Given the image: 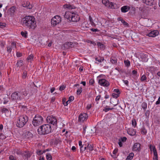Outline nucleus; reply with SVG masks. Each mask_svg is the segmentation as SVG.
<instances>
[{
    "label": "nucleus",
    "instance_id": "603ef678",
    "mask_svg": "<svg viewBox=\"0 0 160 160\" xmlns=\"http://www.w3.org/2000/svg\"><path fill=\"white\" fill-rule=\"evenodd\" d=\"M74 99V97L73 96H70L68 99V101H69V102H70L71 101H73Z\"/></svg>",
    "mask_w": 160,
    "mask_h": 160
},
{
    "label": "nucleus",
    "instance_id": "5701e85b",
    "mask_svg": "<svg viewBox=\"0 0 160 160\" xmlns=\"http://www.w3.org/2000/svg\"><path fill=\"white\" fill-rule=\"evenodd\" d=\"M87 149L89 151H92L93 150V145L92 144H88L87 146Z\"/></svg>",
    "mask_w": 160,
    "mask_h": 160
},
{
    "label": "nucleus",
    "instance_id": "bb28decb",
    "mask_svg": "<svg viewBox=\"0 0 160 160\" xmlns=\"http://www.w3.org/2000/svg\"><path fill=\"white\" fill-rule=\"evenodd\" d=\"M16 10V7L13 6L11 7L9 9V11L11 12V14L12 15L15 12Z\"/></svg>",
    "mask_w": 160,
    "mask_h": 160
},
{
    "label": "nucleus",
    "instance_id": "2eb2a0df",
    "mask_svg": "<svg viewBox=\"0 0 160 160\" xmlns=\"http://www.w3.org/2000/svg\"><path fill=\"white\" fill-rule=\"evenodd\" d=\"M159 34V32L157 30H154L151 32L147 34V35L149 37H154L157 36Z\"/></svg>",
    "mask_w": 160,
    "mask_h": 160
},
{
    "label": "nucleus",
    "instance_id": "69168bd1",
    "mask_svg": "<svg viewBox=\"0 0 160 160\" xmlns=\"http://www.w3.org/2000/svg\"><path fill=\"white\" fill-rule=\"evenodd\" d=\"M11 45H12V48L14 47L15 48H16V43L15 42H12L11 43Z\"/></svg>",
    "mask_w": 160,
    "mask_h": 160
},
{
    "label": "nucleus",
    "instance_id": "338daca9",
    "mask_svg": "<svg viewBox=\"0 0 160 160\" xmlns=\"http://www.w3.org/2000/svg\"><path fill=\"white\" fill-rule=\"evenodd\" d=\"M17 56L18 57H19L22 56V53L19 52H17L16 53Z\"/></svg>",
    "mask_w": 160,
    "mask_h": 160
},
{
    "label": "nucleus",
    "instance_id": "9b49d317",
    "mask_svg": "<svg viewBox=\"0 0 160 160\" xmlns=\"http://www.w3.org/2000/svg\"><path fill=\"white\" fill-rule=\"evenodd\" d=\"M140 144L139 143L137 142L134 143L132 147V151H139L140 150Z\"/></svg>",
    "mask_w": 160,
    "mask_h": 160
},
{
    "label": "nucleus",
    "instance_id": "20e7f679",
    "mask_svg": "<svg viewBox=\"0 0 160 160\" xmlns=\"http://www.w3.org/2000/svg\"><path fill=\"white\" fill-rule=\"evenodd\" d=\"M43 121V118L38 115H36L32 121V123L34 126H37L41 124Z\"/></svg>",
    "mask_w": 160,
    "mask_h": 160
},
{
    "label": "nucleus",
    "instance_id": "dca6fc26",
    "mask_svg": "<svg viewBox=\"0 0 160 160\" xmlns=\"http://www.w3.org/2000/svg\"><path fill=\"white\" fill-rule=\"evenodd\" d=\"M130 9V7L128 6H124L121 8L122 12L124 13L127 12Z\"/></svg>",
    "mask_w": 160,
    "mask_h": 160
},
{
    "label": "nucleus",
    "instance_id": "13d9d810",
    "mask_svg": "<svg viewBox=\"0 0 160 160\" xmlns=\"http://www.w3.org/2000/svg\"><path fill=\"white\" fill-rule=\"evenodd\" d=\"M82 148H81V149L80 150V152H82L84 151L86 149V148H87V146H86V145H85V146L84 147L83 149H82Z\"/></svg>",
    "mask_w": 160,
    "mask_h": 160
},
{
    "label": "nucleus",
    "instance_id": "09e8293b",
    "mask_svg": "<svg viewBox=\"0 0 160 160\" xmlns=\"http://www.w3.org/2000/svg\"><path fill=\"white\" fill-rule=\"evenodd\" d=\"M97 44L98 46L100 47V48H103L104 47V45L101 42H98L97 43Z\"/></svg>",
    "mask_w": 160,
    "mask_h": 160
},
{
    "label": "nucleus",
    "instance_id": "6ab92c4d",
    "mask_svg": "<svg viewBox=\"0 0 160 160\" xmlns=\"http://www.w3.org/2000/svg\"><path fill=\"white\" fill-rule=\"evenodd\" d=\"M153 152L154 154V156L153 158V160H158V156L157 152L155 147H153Z\"/></svg>",
    "mask_w": 160,
    "mask_h": 160
},
{
    "label": "nucleus",
    "instance_id": "4be33fe9",
    "mask_svg": "<svg viewBox=\"0 0 160 160\" xmlns=\"http://www.w3.org/2000/svg\"><path fill=\"white\" fill-rule=\"evenodd\" d=\"M134 155V154L133 153H130L128 156H127L126 160H131L133 158Z\"/></svg>",
    "mask_w": 160,
    "mask_h": 160
},
{
    "label": "nucleus",
    "instance_id": "de8ad7c7",
    "mask_svg": "<svg viewBox=\"0 0 160 160\" xmlns=\"http://www.w3.org/2000/svg\"><path fill=\"white\" fill-rule=\"evenodd\" d=\"M147 133V131L144 128H142L141 130V133L143 134H145Z\"/></svg>",
    "mask_w": 160,
    "mask_h": 160
},
{
    "label": "nucleus",
    "instance_id": "e433bc0d",
    "mask_svg": "<svg viewBox=\"0 0 160 160\" xmlns=\"http://www.w3.org/2000/svg\"><path fill=\"white\" fill-rule=\"evenodd\" d=\"M27 75V72L26 71H25L23 72L22 74V78L23 79H24L26 78Z\"/></svg>",
    "mask_w": 160,
    "mask_h": 160
},
{
    "label": "nucleus",
    "instance_id": "a211bd4d",
    "mask_svg": "<svg viewBox=\"0 0 160 160\" xmlns=\"http://www.w3.org/2000/svg\"><path fill=\"white\" fill-rule=\"evenodd\" d=\"M127 132L130 135L133 136L136 134V131L133 128L129 129L127 130Z\"/></svg>",
    "mask_w": 160,
    "mask_h": 160
},
{
    "label": "nucleus",
    "instance_id": "f704fd0d",
    "mask_svg": "<svg viewBox=\"0 0 160 160\" xmlns=\"http://www.w3.org/2000/svg\"><path fill=\"white\" fill-rule=\"evenodd\" d=\"M46 152L45 150L42 151L41 150H38L37 151V153L38 155H41L43 153H45Z\"/></svg>",
    "mask_w": 160,
    "mask_h": 160
},
{
    "label": "nucleus",
    "instance_id": "3c124183",
    "mask_svg": "<svg viewBox=\"0 0 160 160\" xmlns=\"http://www.w3.org/2000/svg\"><path fill=\"white\" fill-rule=\"evenodd\" d=\"M9 158L10 160H16V158L12 155L10 156Z\"/></svg>",
    "mask_w": 160,
    "mask_h": 160
},
{
    "label": "nucleus",
    "instance_id": "b1692460",
    "mask_svg": "<svg viewBox=\"0 0 160 160\" xmlns=\"http://www.w3.org/2000/svg\"><path fill=\"white\" fill-rule=\"evenodd\" d=\"M146 56L143 54H142L141 56L142 58V61L143 62H146L148 61V59L146 57Z\"/></svg>",
    "mask_w": 160,
    "mask_h": 160
},
{
    "label": "nucleus",
    "instance_id": "2f4dec72",
    "mask_svg": "<svg viewBox=\"0 0 160 160\" xmlns=\"http://www.w3.org/2000/svg\"><path fill=\"white\" fill-rule=\"evenodd\" d=\"M142 107V108L144 110H146V109L147 108V103L146 102H143L142 104L141 105Z\"/></svg>",
    "mask_w": 160,
    "mask_h": 160
},
{
    "label": "nucleus",
    "instance_id": "4c0bfd02",
    "mask_svg": "<svg viewBox=\"0 0 160 160\" xmlns=\"http://www.w3.org/2000/svg\"><path fill=\"white\" fill-rule=\"evenodd\" d=\"M132 124L133 126L135 127L137 125V122L135 119H133L132 120Z\"/></svg>",
    "mask_w": 160,
    "mask_h": 160
},
{
    "label": "nucleus",
    "instance_id": "a18cd8bd",
    "mask_svg": "<svg viewBox=\"0 0 160 160\" xmlns=\"http://www.w3.org/2000/svg\"><path fill=\"white\" fill-rule=\"evenodd\" d=\"M119 96V94H116L115 93H113L112 95V97L115 98H118Z\"/></svg>",
    "mask_w": 160,
    "mask_h": 160
},
{
    "label": "nucleus",
    "instance_id": "ddd939ff",
    "mask_svg": "<svg viewBox=\"0 0 160 160\" xmlns=\"http://www.w3.org/2000/svg\"><path fill=\"white\" fill-rule=\"evenodd\" d=\"M80 18L79 15L77 14L73 13L72 16L71 20L72 22H77L80 20Z\"/></svg>",
    "mask_w": 160,
    "mask_h": 160
},
{
    "label": "nucleus",
    "instance_id": "f8f14e48",
    "mask_svg": "<svg viewBox=\"0 0 160 160\" xmlns=\"http://www.w3.org/2000/svg\"><path fill=\"white\" fill-rule=\"evenodd\" d=\"M32 153L30 152L26 151L22 153V156L23 158L25 159H28V158H30L32 155Z\"/></svg>",
    "mask_w": 160,
    "mask_h": 160
},
{
    "label": "nucleus",
    "instance_id": "f03ea898",
    "mask_svg": "<svg viewBox=\"0 0 160 160\" xmlns=\"http://www.w3.org/2000/svg\"><path fill=\"white\" fill-rule=\"evenodd\" d=\"M51 130L50 125L48 124H45L39 127L38 129V132L40 135H45L50 132Z\"/></svg>",
    "mask_w": 160,
    "mask_h": 160
},
{
    "label": "nucleus",
    "instance_id": "8fccbe9b",
    "mask_svg": "<svg viewBox=\"0 0 160 160\" xmlns=\"http://www.w3.org/2000/svg\"><path fill=\"white\" fill-rule=\"evenodd\" d=\"M101 95H98L97 96L95 99V101L97 102V104L98 103V101H99L101 98Z\"/></svg>",
    "mask_w": 160,
    "mask_h": 160
},
{
    "label": "nucleus",
    "instance_id": "bf43d9fd",
    "mask_svg": "<svg viewBox=\"0 0 160 160\" xmlns=\"http://www.w3.org/2000/svg\"><path fill=\"white\" fill-rule=\"evenodd\" d=\"M0 138L2 139L5 138V136L2 133H0Z\"/></svg>",
    "mask_w": 160,
    "mask_h": 160
},
{
    "label": "nucleus",
    "instance_id": "1a4fd4ad",
    "mask_svg": "<svg viewBox=\"0 0 160 160\" xmlns=\"http://www.w3.org/2000/svg\"><path fill=\"white\" fill-rule=\"evenodd\" d=\"M88 117L86 113H81L79 117V121L80 122H83L87 120Z\"/></svg>",
    "mask_w": 160,
    "mask_h": 160
},
{
    "label": "nucleus",
    "instance_id": "37998d69",
    "mask_svg": "<svg viewBox=\"0 0 160 160\" xmlns=\"http://www.w3.org/2000/svg\"><path fill=\"white\" fill-rule=\"evenodd\" d=\"M147 79V78L145 75H143L141 78V80L142 81H144L146 80Z\"/></svg>",
    "mask_w": 160,
    "mask_h": 160
},
{
    "label": "nucleus",
    "instance_id": "393cba45",
    "mask_svg": "<svg viewBox=\"0 0 160 160\" xmlns=\"http://www.w3.org/2000/svg\"><path fill=\"white\" fill-rule=\"evenodd\" d=\"M99 58H99L98 57L95 58L96 61L98 62L97 63L98 64L99 63V62H102L104 60L103 58L100 57H99Z\"/></svg>",
    "mask_w": 160,
    "mask_h": 160
},
{
    "label": "nucleus",
    "instance_id": "7ed1b4c3",
    "mask_svg": "<svg viewBox=\"0 0 160 160\" xmlns=\"http://www.w3.org/2000/svg\"><path fill=\"white\" fill-rule=\"evenodd\" d=\"M28 118L26 115H22L19 116L16 124L18 128L23 127L28 121Z\"/></svg>",
    "mask_w": 160,
    "mask_h": 160
},
{
    "label": "nucleus",
    "instance_id": "473e14b6",
    "mask_svg": "<svg viewBox=\"0 0 160 160\" xmlns=\"http://www.w3.org/2000/svg\"><path fill=\"white\" fill-rule=\"evenodd\" d=\"M124 63L125 66L127 67L130 65V62L128 60H124Z\"/></svg>",
    "mask_w": 160,
    "mask_h": 160
},
{
    "label": "nucleus",
    "instance_id": "c85d7f7f",
    "mask_svg": "<svg viewBox=\"0 0 160 160\" xmlns=\"http://www.w3.org/2000/svg\"><path fill=\"white\" fill-rule=\"evenodd\" d=\"M61 139L60 138H55L54 140V144L57 145L61 142Z\"/></svg>",
    "mask_w": 160,
    "mask_h": 160
},
{
    "label": "nucleus",
    "instance_id": "72a5a7b5",
    "mask_svg": "<svg viewBox=\"0 0 160 160\" xmlns=\"http://www.w3.org/2000/svg\"><path fill=\"white\" fill-rule=\"evenodd\" d=\"M21 35L24 38H26L27 37L28 33L27 31H22L21 32Z\"/></svg>",
    "mask_w": 160,
    "mask_h": 160
},
{
    "label": "nucleus",
    "instance_id": "0eeeda50",
    "mask_svg": "<svg viewBox=\"0 0 160 160\" xmlns=\"http://www.w3.org/2000/svg\"><path fill=\"white\" fill-rule=\"evenodd\" d=\"M61 21V18L59 16H56L51 19V23L53 26H55Z\"/></svg>",
    "mask_w": 160,
    "mask_h": 160
},
{
    "label": "nucleus",
    "instance_id": "412c9836",
    "mask_svg": "<svg viewBox=\"0 0 160 160\" xmlns=\"http://www.w3.org/2000/svg\"><path fill=\"white\" fill-rule=\"evenodd\" d=\"M73 13L70 11L66 12L64 16L65 18L69 19H70V15H72Z\"/></svg>",
    "mask_w": 160,
    "mask_h": 160
},
{
    "label": "nucleus",
    "instance_id": "5fc2aeb1",
    "mask_svg": "<svg viewBox=\"0 0 160 160\" xmlns=\"http://www.w3.org/2000/svg\"><path fill=\"white\" fill-rule=\"evenodd\" d=\"M7 51L8 52L10 53L11 52L12 49L10 46H8L7 47Z\"/></svg>",
    "mask_w": 160,
    "mask_h": 160
},
{
    "label": "nucleus",
    "instance_id": "c03bdc74",
    "mask_svg": "<svg viewBox=\"0 0 160 160\" xmlns=\"http://www.w3.org/2000/svg\"><path fill=\"white\" fill-rule=\"evenodd\" d=\"M66 88V86L64 85H62L60 86L59 88V90L61 91L63 90Z\"/></svg>",
    "mask_w": 160,
    "mask_h": 160
},
{
    "label": "nucleus",
    "instance_id": "e2e57ef3",
    "mask_svg": "<svg viewBox=\"0 0 160 160\" xmlns=\"http://www.w3.org/2000/svg\"><path fill=\"white\" fill-rule=\"evenodd\" d=\"M121 141L123 142H125L127 140V138L125 137H123L121 138Z\"/></svg>",
    "mask_w": 160,
    "mask_h": 160
},
{
    "label": "nucleus",
    "instance_id": "423d86ee",
    "mask_svg": "<svg viewBox=\"0 0 160 160\" xmlns=\"http://www.w3.org/2000/svg\"><path fill=\"white\" fill-rule=\"evenodd\" d=\"M143 2L148 6H153V8L156 9L158 7L157 1L154 0H142Z\"/></svg>",
    "mask_w": 160,
    "mask_h": 160
},
{
    "label": "nucleus",
    "instance_id": "0e129e2a",
    "mask_svg": "<svg viewBox=\"0 0 160 160\" xmlns=\"http://www.w3.org/2000/svg\"><path fill=\"white\" fill-rule=\"evenodd\" d=\"M122 81L127 86H128V80H123Z\"/></svg>",
    "mask_w": 160,
    "mask_h": 160
},
{
    "label": "nucleus",
    "instance_id": "39448f33",
    "mask_svg": "<svg viewBox=\"0 0 160 160\" xmlns=\"http://www.w3.org/2000/svg\"><path fill=\"white\" fill-rule=\"evenodd\" d=\"M23 98V97L21 96V93L19 91H16L13 92L11 97V99L12 100L17 101L21 100Z\"/></svg>",
    "mask_w": 160,
    "mask_h": 160
},
{
    "label": "nucleus",
    "instance_id": "4468645a",
    "mask_svg": "<svg viewBox=\"0 0 160 160\" xmlns=\"http://www.w3.org/2000/svg\"><path fill=\"white\" fill-rule=\"evenodd\" d=\"M22 5L23 7L26 8L28 9H31L32 8V5L30 4L29 2L27 1L22 2Z\"/></svg>",
    "mask_w": 160,
    "mask_h": 160
},
{
    "label": "nucleus",
    "instance_id": "c756f323",
    "mask_svg": "<svg viewBox=\"0 0 160 160\" xmlns=\"http://www.w3.org/2000/svg\"><path fill=\"white\" fill-rule=\"evenodd\" d=\"M73 43L71 42H67L64 45L65 47H66V46H67L68 48H72L73 47Z\"/></svg>",
    "mask_w": 160,
    "mask_h": 160
},
{
    "label": "nucleus",
    "instance_id": "aec40b11",
    "mask_svg": "<svg viewBox=\"0 0 160 160\" xmlns=\"http://www.w3.org/2000/svg\"><path fill=\"white\" fill-rule=\"evenodd\" d=\"M19 92L21 93V96L23 97V98L24 96H26L28 93V92L26 91L25 89H22Z\"/></svg>",
    "mask_w": 160,
    "mask_h": 160
},
{
    "label": "nucleus",
    "instance_id": "a878e982",
    "mask_svg": "<svg viewBox=\"0 0 160 160\" xmlns=\"http://www.w3.org/2000/svg\"><path fill=\"white\" fill-rule=\"evenodd\" d=\"M110 62L113 64H115L117 63V59L115 57H112L110 59Z\"/></svg>",
    "mask_w": 160,
    "mask_h": 160
},
{
    "label": "nucleus",
    "instance_id": "79ce46f5",
    "mask_svg": "<svg viewBox=\"0 0 160 160\" xmlns=\"http://www.w3.org/2000/svg\"><path fill=\"white\" fill-rule=\"evenodd\" d=\"M33 58V55L31 54L30 55H29L28 58H27V60L28 61L29 60H32Z\"/></svg>",
    "mask_w": 160,
    "mask_h": 160
},
{
    "label": "nucleus",
    "instance_id": "f3484780",
    "mask_svg": "<svg viewBox=\"0 0 160 160\" xmlns=\"http://www.w3.org/2000/svg\"><path fill=\"white\" fill-rule=\"evenodd\" d=\"M24 137L27 138H29L32 137V134L29 131H26L24 133Z\"/></svg>",
    "mask_w": 160,
    "mask_h": 160
},
{
    "label": "nucleus",
    "instance_id": "4d7b16f0",
    "mask_svg": "<svg viewBox=\"0 0 160 160\" xmlns=\"http://www.w3.org/2000/svg\"><path fill=\"white\" fill-rule=\"evenodd\" d=\"M113 4L112 2H109V4L108 5V6H107V7L111 8H112L113 7Z\"/></svg>",
    "mask_w": 160,
    "mask_h": 160
},
{
    "label": "nucleus",
    "instance_id": "864d4df0",
    "mask_svg": "<svg viewBox=\"0 0 160 160\" xmlns=\"http://www.w3.org/2000/svg\"><path fill=\"white\" fill-rule=\"evenodd\" d=\"M122 22L123 23L124 25L128 26V23H127L126 22H125L124 20H123V19H122Z\"/></svg>",
    "mask_w": 160,
    "mask_h": 160
},
{
    "label": "nucleus",
    "instance_id": "052dcab7",
    "mask_svg": "<svg viewBox=\"0 0 160 160\" xmlns=\"http://www.w3.org/2000/svg\"><path fill=\"white\" fill-rule=\"evenodd\" d=\"M90 30L91 31L93 32H97L99 31V30L98 29H95L93 28H91Z\"/></svg>",
    "mask_w": 160,
    "mask_h": 160
},
{
    "label": "nucleus",
    "instance_id": "774afa93",
    "mask_svg": "<svg viewBox=\"0 0 160 160\" xmlns=\"http://www.w3.org/2000/svg\"><path fill=\"white\" fill-rule=\"evenodd\" d=\"M160 103V97H159L158 100L156 102V104L158 105Z\"/></svg>",
    "mask_w": 160,
    "mask_h": 160
},
{
    "label": "nucleus",
    "instance_id": "6e6552de",
    "mask_svg": "<svg viewBox=\"0 0 160 160\" xmlns=\"http://www.w3.org/2000/svg\"><path fill=\"white\" fill-rule=\"evenodd\" d=\"M47 121L48 123L53 125H56L57 124V120L56 118L52 116H48L47 118Z\"/></svg>",
    "mask_w": 160,
    "mask_h": 160
},
{
    "label": "nucleus",
    "instance_id": "9d476101",
    "mask_svg": "<svg viewBox=\"0 0 160 160\" xmlns=\"http://www.w3.org/2000/svg\"><path fill=\"white\" fill-rule=\"evenodd\" d=\"M98 83L100 85L103 87H108L110 84L109 82L104 79H100Z\"/></svg>",
    "mask_w": 160,
    "mask_h": 160
},
{
    "label": "nucleus",
    "instance_id": "58836bf2",
    "mask_svg": "<svg viewBox=\"0 0 160 160\" xmlns=\"http://www.w3.org/2000/svg\"><path fill=\"white\" fill-rule=\"evenodd\" d=\"M113 109H114V108H104L103 109V111L106 112H108L109 110H112Z\"/></svg>",
    "mask_w": 160,
    "mask_h": 160
},
{
    "label": "nucleus",
    "instance_id": "49530a36",
    "mask_svg": "<svg viewBox=\"0 0 160 160\" xmlns=\"http://www.w3.org/2000/svg\"><path fill=\"white\" fill-rule=\"evenodd\" d=\"M64 6L65 7L69 8V9H72L74 8L72 7V6L71 5H65Z\"/></svg>",
    "mask_w": 160,
    "mask_h": 160
},
{
    "label": "nucleus",
    "instance_id": "6e6d98bb",
    "mask_svg": "<svg viewBox=\"0 0 160 160\" xmlns=\"http://www.w3.org/2000/svg\"><path fill=\"white\" fill-rule=\"evenodd\" d=\"M113 92L117 93V94H120V92L118 89H115L114 90Z\"/></svg>",
    "mask_w": 160,
    "mask_h": 160
},
{
    "label": "nucleus",
    "instance_id": "680f3d73",
    "mask_svg": "<svg viewBox=\"0 0 160 160\" xmlns=\"http://www.w3.org/2000/svg\"><path fill=\"white\" fill-rule=\"evenodd\" d=\"M153 147H155V146H152L151 145H149V147L150 150L151 152L153 151Z\"/></svg>",
    "mask_w": 160,
    "mask_h": 160
},
{
    "label": "nucleus",
    "instance_id": "cd10ccee",
    "mask_svg": "<svg viewBox=\"0 0 160 160\" xmlns=\"http://www.w3.org/2000/svg\"><path fill=\"white\" fill-rule=\"evenodd\" d=\"M23 64V61L22 60L18 61L16 64L18 67H20L22 66Z\"/></svg>",
    "mask_w": 160,
    "mask_h": 160
},
{
    "label": "nucleus",
    "instance_id": "ea45409f",
    "mask_svg": "<svg viewBox=\"0 0 160 160\" xmlns=\"http://www.w3.org/2000/svg\"><path fill=\"white\" fill-rule=\"evenodd\" d=\"M46 158L47 160H51L52 157L50 154H48L46 155Z\"/></svg>",
    "mask_w": 160,
    "mask_h": 160
},
{
    "label": "nucleus",
    "instance_id": "c9c22d12",
    "mask_svg": "<svg viewBox=\"0 0 160 160\" xmlns=\"http://www.w3.org/2000/svg\"><path fill=\"white\" fill-rule=\"evenodd\" d=\"M82 88L81 87L79 88L77 90V94L80 95L82 92Z\"/></svg>",
    "mask_w": 160,
    "mask_h": 160
},
{
    "label": "nucleus",
    "instance_id": "f257e3e1",
    "mask_svg": "<svg viewBox=\"0 0 160 160\" xmlns=\"http://www.w3.org/2000/svg\"><path fill=\"white\" fill-rule=\"evenodd\" d=\"M22 25L27 27L29 29H34L36 27L35 18L32 16H26L21 21Z\"/></svg>",
    "mask_w": 160,
    "mask_h": 160
},
{
    "label": "nucleus",
    "instance_id": "7c9ffc66",
    "mask_svg": "<svg viewBox=\"0 0 160 160\" xmlns=\"http://www.w3.org/2000/svg\"><path fill=\"white\" fill-rule=\"evenodd\" d=\"M102 3L104 4L106 6H108L109 4V1L108 0H102Z\"/></svg>",
    "mask_w": 160,
    "mask_h": 160
},
{
    "label": "nucleus",
    "instance_id": "a19ab883",
    "mask_svg": "<svg viewBox=\"0 0 160 160\" xmlns=\"http://www.w3.org/2000/svg\"><path fill=\"white\" fill-rule=\"evenodd\" d=\"M2 113H6L9 112V110L8 109L6 108H3L2 109Z\"/></svg>",
    "mask_w": 160,
    "mask_h": 160
}]
</instances>
